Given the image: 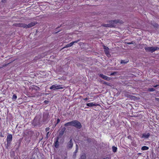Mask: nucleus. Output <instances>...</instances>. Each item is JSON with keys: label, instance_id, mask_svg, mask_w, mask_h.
Instances as JSON below:
<instances>
[{"label": "nucleus", "instance_id": "f704fd0d", "mask_svg": "<svg viewBox=\"0 0 159 159\" xmlns=\"http://www.w3.org/2000/svg\"><path fill=\"white\" fill-rule=\"evenodd\" d=\"M76 149L78 150L79 149V146L77 144H76V148H75Z\"/></svg>", "mask_w": 159, "mask_h": 159}, {"label": "nucleus", "instance_id": "8fccbe9b", "mask_svg": "<svg viewBox=\"0 0 159 159\" xmlns=\"http://www.w3.org/2000/svg\"><path fill=\"white\" fill-rule=\"evenodd\" d=\"M30 159H35L34 158H31Z\"/></svg>", "mask_w": 159, "mask_h": 159}, {"label": "nucleus", "instance_id": "2eb2a0df", "mask_svg": "<svg viewBox=\"0 0 159 159\" xmlns=\"http://www.w3.org/2000/svg\"><path fill=\"white\" fill-rule=\"evenodd\" d=\"M150 134L149 133H148L147 134L144 133L142 134V138H144L146 139L148 138L150 136Z\"/></svg>", "mask_w": 159, "mask_h": 159}, {"label": "nucleus", "instance_id": "58836bf2", "mask_svg": "<svg viewBox=\"0 0 159 159\" xmlns=\"http://www.w3.org/2000/svg\"><path fill=\"white\" fill-rule=\"evenodd\" d=\"M78 152V150L75 149V151L74 152L77 153Z\"/></svg>", "mask_w": 159, "mask_h": 159}, {"label": "nucleus", "instance_id": "7c9ffc66", "mask_svg": "<svg viewBox=\"0 0 159 159\" xmlns=\"http://www.w3.org/2000/svg\"><path fill=\"white\" fill-rule=\"evenodd\" d=\"M80 39H78V40L75 41H74L72 42V43H73V45L74 43H78V42H79L80 41Z\"/></svg>", "mask_w": 159, "mask_h": 159}, {"label": "nucleus", "instance_id": "4468645a", "mask_svg": "<svg viewBox=\"0 0 159 159\" xmlns=\"http://www.w3.org/2000/svg\"><path fill=\"white\" fill-rule=\"evenodd\" d=\"M66 129V128L65 127H63L61 128V131H60L59 134V136L61 137L63 134L64 131Z\"/></svg>", "mask_w": 159, "mask_h": 159}, {"label": "nucleus", "instance_id": "412c9836", "mask_svg": "<svg viewBox=\"0 0 159 159\" xmlns=\"http://www.w3.org/2000/svg\"><path fill=\"white\" fill-rule=\"evenodd\" d=\"M86 156L85 154H83L81 156L79 159H85Z\"/></svg>", "mask_w": 159, "mask_h": 159}, {"label": "nucleus", "instance_id": "c9c22d12", "mask_svg": "<svg viewBox=\"0 0 159 159\" xmlns=\"http://www.w3.org/2000/svg\"><path fill=\"white\" fill-rule=\"evenodd\" d=\"M87 141L88 142H90L91 141V139H90L89 138H88L87 139Z\"/></svg>", "mask_w": 159, "mask_h": 159}, {"label": "nucleus", "instance_id": "4be33fe9", "mask_svg": "<svg viewBox=\"0 0 159 159\" xmlns=\"http://www.w3.org/2000/svg\"><path fill=\"white\" fill-rule=\"evenodd\" d=\"M11 144V142H7V144L6 146V147L7 149H8V148L10 146Z\"/></svg>", "mask_w": 159, "mask_h": 159}, {"label": "nucleus", "instance_id": "ddd939ff", "mask_svg": "<svg viewBox=\"0 0 159 159\" xmlns=\"http://www.w3.org/2000/svg\"><path fill=\"white\" fill-rule=\"evenodd\" d=\"M59 137H56V140L55 142L54 146L56 148H58L59 146L58 140L59 139Z\"/></svg>", "mask_w": 159, "mask_h": 159}, {"label": "nucleus", "instance_id": "2f4dec72", "mask_svg": "<svg viewBox=\"0 0 159 159\" xmlns=\"http://www.w3.org/2000/svg\"><path fill=\"white\" fill-rule=\"evenodd\" d=\"M116 72H114L111 74V75H115L116 74Z\"/></svg>", "mask_w": 159, "mask_h": 159}, {"label": "nucleus", "instance_id": "5701e85b", "mask_svg": "<svg viewBox=\"0 0 159 159\" xmlns=\"http://www.w3.org/2000/svg\"><path fill=\"white\" fill-rule=\"evenodd\" d=\"M11 62H10V63H8L7 64H5L4 65H3L2 66H0V69L2 68L3 67H5L7 66H8V65H9L10 63H11Z\"/></svg>", "mask_w": 159, "mask_h": 159}, {"label": "nucleus", "instance_id": "cd10ccee", "mask_svg": "<svg viewBox=\"0 0 159 159\" xmlns=\"http://www.w3.org/2000/svg\"><path fill=\"white\" fill-rule=\"evenodd\" d=\"M105 54H106V55L108 56V55H110L109 52L108 50H105Z\"/></svg>", "mask_w": 159, "mask_h": 159}, {"label": "nucleus", "instance_id": "a18cd8bd", "mask_svg": "<svg viewBox=\"0 0 159 159\" xmlns=\"http://www.w3.org/2000/svg\"><path fill=\"white\" fill-rule=\"evenodd\" d=\"M61 25H60V26H58V27H57V28L56 29H55V30H57V29L58 28H59V27H61Z\"/></svg>", "mask_w": 159, "mask_h": 159}, {"label": "nucleus", "instance_id": "f8f14e48", "mask_svg": "<svg viewBox=\"0 0 159 159\" xmlns=\"http://www.w3.org/2000/svg\"><path fill=\"white\" fill-rule=\"evenodd\" d=\"M12 135L11 134H9L7 135V142H11L12 140Z\"/></svg>", "mask_w": 159, "mask_h": 159}, {"label": "nucleus", "instance_id": "473e14b6", "mask_svg": "<svg viewBox=\"0 0 159 159\" xmlns=\"http://www.w3.org/2000/svg\"><path fill=\"white\" fill-rule=\"evenodd\" d=\"M60 121V120L59 119H57V123L55 125V126H56V125L57 124H58Z\"/></svg>", "mask_w": 159, "mask_h": 159}, {"label": "nucleus", "instance_id": "49530a36", "mask_svg": "<svg viewBox=\"0 0 159 159\" xmlns=\"http://www.w3.org/2000/svg\"><path fill=\"white\" fill-rule=\"evenodd\" d=\"M49 132H48L47 133V134H46V137H48V134H49Z\"/></svg>", "mask_w": 159, "mask_h": 159}, {"label": "nucleus", "instance_id": "f03ea898", "mask_svg": "<svg viewBox=\"0 0 159 159\" xmlns=\"http://www.w3.org/2000/svg\"><path fill=\"white\" fill-rule=\"evenodd\" d=\"M144 49L146 52L152 53L155 51L159 49V48L157 47H146L144 48Z\"/></svg>", "mask_w": 159, "mask_h": 159}, {"label": "nucleus", "instance_id": "72a5a7b5", "mask_svg": "<svg viewBox=\"0 0 159 159\" xmlns=\"http://www.w3.org/2000/svg\"><path fill=\"white\" fill-rule=\"evenodd\" d=\"M50 129V128L49 127H47L45 129V130L46 132L49 131Z\"/></svg>", "mask_w": 159, "mask_h": 159}, {"label": "nucleus", "instance_id": "603ef678", "mask_svg": "<svg viewBox=\"0 0 159 159\" xmlns=\"http://www.w3.org/2000/svg\"><path fill=\"white\" fill-rule=\"evenodd\" d=\"M1 136L2 137H3V136H2V135H1Z\"/></svg>", "mask_w": 159, "mask_h": 159}, {"label": "nucleus", "instance_id": "79ce46f5", "mask_svg": "<svg viewBox=\"0 0 159 159\" xmlns=\"http://www.w3.org/2000/svg\"><path fill=\"white\" fill-rule=\"evenodd\" d=\"M88 99V98H86L84 99V100L86 101Z\"/></svg>", "mask_w": 159, "mask_h": 159}, {"label": "nucleus", "instance_id": "a19ab883", "mask_svg": "<svg viewBox=\"0 0 159 159\" xmlns=\"http://www.w3.org/2000/svg\"><path fill=\"white\" fill-rule=\"evenodd\" d=\"M155 100L157 101H158L159 102V98H155Z\"/></svg>", "mask_w": 159, "mask_h": 159}, {"label": "nucleus", "instance_id": "09e8293b", "mask_svg": "<svg viewBox=\"0 0 159 159\" xmlns=\"http://www.w3.org/2000/svg\"><path fill=\"white\" fill-rule=\"evenodd\" d=\"M67 158V156H65L64 157V159H66Z\"/></svg>", "mask_w": 159, "mask_h": 159}, {"label": "nucleus", "instance_id": "20e7f679", "mask_svg": "<svg viewBox=\"0 0 159 159\" xmlns=\"http://www.w3.org/2000/svg\"><path fill=\"white\" fill-rule=\"evenodd\" d=\"M108 23H111V24L114 25V27H115V24H117L118 23L123 24L124 23V22L122 20L116 19L114 20H110L108 21Z\"/></svg>", "mask_w": 159, "mask_h": 159}, {"label": "nucleus", "instance_id": "9b49d317", "mask_svg": "<svg viewBox=\"0 0 159 159\" xmlns=\"http://www.w3.org/2000/svg\"><path fill=\"white\" fill-rule=\"evenodd\" d=\"M14 26L16 27H23L24 28V23H15L13 24Z\"/></svg>", "mask_w": 159, "mask_h": 159}, {"label": "nucleus", "instance_id": "f257e3e1", "mask_svg": "<svg viewBox=\"0 0 159 159\" xmlns=\"http://www.w3.org/2000/svg\"><path fill=\"white\" fill-rule=\"evenodd\" d=\"M64 126L66 127L69 126H72L78 129H80L82 127L80 122L76 120L67 122L64 124Z\"/></svg>", "mask_w": 159, "mask_h": 159}, {"label": "nucleus", "instance_id": "393cba45", "mask_svg": "<svg viewBox=\"0 0 159 159\" xmlns=\"http://www.w3.org/2000/svg\"><path fill=\"white\" fill-rule=\"evenodd\" d=\"M155 89L154 88H149L148 89V91L149 92H152L155 91Z\"/></svg>", "mask_w": 159, "mask_h": 159}, {"label": "nucleus", "instance_id": "c85d7f7f", "mask_svg": "<svg viewBox=\"0 0 159 159\" xmlns=\"http://www.w3.org/2000/svg\"><path fill=\"white\" fill-rule=\"evenodd\" d=\"M12 98L14 100H15L17 98V96L15 94H14Z\"/></svg>", "mask_w": 159, "mask_h": 159}, {"label": "nucleus", "instance_id": "ea45409f", "mask_svg": "<svg viewBox=\"0 0 159 159\" xmlns=\"http://www.w3.org/2000/svg\"><path fill=\"white\" fill-rule=\"evenodd\" d=\"M128 97H129L131 98L132 97V95H128V96H127Z\"/></svg>", "mask_w": 159, "mask_h": 159}, {"label": "nucleus", "instance_id": "1a4fd4ad", "mask_svg": "<svg viewBox=\"0 0 159 159\" xmlns=\"http://www.w3.org/2000/svg\"><path fill=\"white\" fill-rule=\"evenodd\" d=\"M109 23V24H102V26L105 27H114V25H112L111 23Z\"/></svg>", "mask_w": 159, "mask_h": 159}, {"label": "nucleus", "instance_id": "b1692460", "mask_svg": "<svg viewBox=\"0 0 159 159\" xmlns=\"http://www.w3.org/2000/svg\"><path fill=\"white\" fill-rule=\"evenodd\" d=\"M103 84H106L108 86H111V84L109 83L106 82H104L103 83Z\"/></svg>", "mask_w": 159, "mask_h": 159}, {"label": "nucleus", "instance_id": "37998d69", "mask_svg": "<svg viewBox=\"0 0 159 159\" xmlns=\"http://www.w3.org/2000/svg\"><path fill=\"white\" fill-rule=\"evenodd\" d=\"M159 86V85L157 84V85H156L154 86L153 87H158Z\"/></svg>", "mask_w": 159, "mask_h": 159}, {"label": "nucleus", "instance_id": "9d476101", "mask_svg": "<svg viewBox=\"0 0 159 159\" xmlns=\"http://www.w3.org/2000/svg\"><path fill=\"white\" fill-rule=\"evenodd\" d=\"M150 24L156 29H157L159 28V25L154 21H151Z\"/></svg>", "mask_w": 159, "mask_h": 159}, {"label": "nucleus", "instance_id": "6e6552de", "mask_svg": "<svg viewBox=\"0 0 159 159\" xmlns=\"http://www.w3.org/2000/svg\"><path fill=\"white\" fill-rule=\"evenodd\" d=\"M99 75L100 77L107 81H109L111 79L109 77H108L107 76L105 75L102 74H99Z\"/></svg>", "mask_w": 159, "mask_h": 159}, {"label": "nucleus", "instance_id": "a878e982", "mask_svg": "<svg viewBox=\"0 0 159 159\" xmlns=\"http://www.w3.org/2000/svg\"><path fill=\"white\" fill-rule=\"evenodd\" d=\"M128 61H125V60H121L120 61V63L121 64H125Z\"/></svg>", "mask_w": 159, "mask_h": 159}, {"label": "nucleus", "instance_id": "4c0bfd02", "mask_svg": "<svg viewBox=\"0 0 159 159\" xmlns=\"http://www.w3.org/2000/svg\"><path fill=\"white\" fill-rule=\"evenodd\" d=\"M49 102V101L47 100H45L44 101V102L46 104H47Z\"/></svg>", "mask_w": 159, "mask_h": 159}, {"label": "nucleus", "instance_id": "c03bdc74", "mask_svg": "<svg viewBox=\"0 0 159 159\" xmlns=\"http://www.w3.org/2000/svg\"><path fill=\"white\" fill-rule=\"evenodd\" d=\"M60 31H61V30H59V31H57V32H55L54 34H57L58 32H59Z\"/></svg>", "mask_w": 159, "mask_h": 159}, {"label": "nucleus", "instance_id": "7ed1b4c3", "mask_svg": "<svg viewBox=\"0 0 159 159\" xmlns=\"http://www.w3.org/2000/svg\"><path fill=\"white\" fill-rule=\"evenodd\" d=\"M62 86V85H57V84H56L53 85L50 87V89H52L53 90H56L58 89H61L64 88V86H63V87Z\"/></svg>", "mask_w": 159, "mask_h": 159}, {"label": "nucleus", "instance_id": "c756f323", "mask_svg": "<svg viewBox=\"0 0 159 159\" xmlns=\"http://www.w3.org/2000/svg\"><path fill=\"white\" fill-rule=\"evenodd\" d=\"M104 52H105V50H108L109 48L105 46H104Z\"/></svg>", "mask_w": 159, "mask_h": 159}, {"label": "nucleus", "instance_id": "6ab92c4d", "mask_svg": "<svg viewBox=\"0 0 159 159\" xmlns=\"http://www.w3.org/2000/svg\"><path fill=\"white\" fill-rule=\"evenodd\" d=\"M149 149V148L146 146H143L141 148V149L142 150H147Z\"/></svg>", "mask_w": 159, "mask_h": 159}, {"label": "nucleus", "instance_id": "423d86ee", "mask_svg": "<svg viewBox=\"0 0 159 159\" xmlns=\"http://www.w3.org/2000/svg\"><path fill=\"white\" fill-rule=\"evenodd\" d=\"M73 143L72 139H71L69 142L67 143L66 148L67 149H70L73 146Z\"/></svg>", "mask_w": 159, "mask_h": 159}, {"label": "nucleus", "instance_id": "e433bc0d", "mask_svg": "<svg viewBox=\"0 0 159 159\" xmlns=\"http://www.w3.org/2000/svg\"><path fill=\"white\" fill-rule=\"evenodd\" d=\"M127 44H133V42H127L126 43Z\"/></svg>", "mask_w": 159, "mask_h": 159}, {"label": "nucleus", "instance_id": "de8ad7c7", "mask_svg": "<svg viewBox=\"0 0 159 159\" xmlns=\"http://www.w3.org/2000/svg\"><path fill=\"white\" fill-rule=\"evenodd\" d=\"M103 159H109L108 157H107L105 158H103Z\"/></svg>", "mask_w": 159, "mask_h": 159}, {"label": "nucleus", "instance_id": "dca6fc26", "mask_svg": "<svg viewBox=\"0 0 159 159\" xmlns=\"http://www.w3.org/2000/svg\"><path fill=\"white\" fill-rule=\"evenodd\" d=\"M86 105L87 106L91 107L93 106L98 105L96 104L95 103H94L93 102H91L89 103H87Z\"/></svg>", "mask_w": 159, "mask_h": 159}, {"label": "nucleus", "instance_id": "3c124183", "mask_svg": "<svg viewBox=\"0 0 159 159\" xmlns=\"http://www.w3.org/2000/svg\"><path fill=\"white\" fill-rule=\"evenodd\" d=\"M141 153H138V154H139V155H140V154H141Z\"/></svg>", "mask_w": 159, "mask_h": 159}, {"label": "nucleus", "instance_id": "39448f33", "mask_svg": "<svg viewBox=\"0 0 159 159\" xmlns=\"http://www.w3.org/2000/svg\"><path fill=\"white\" fill-rule=\"evenodd\" d=\"M37 24V23L34 22H32L31 23L29 24L28 25H27L24 23V28L27 29L31 28L35 25Z\"/></svg>", "mask_w": 159, "mask_h": 159}, {"label": "nucleus", "instance_id": "bb28decb", "mask_svg": "<svg viewBox=\"0 0 159 159\" xmlns=\"http://www.w3.org/2000/svg\"><path fill=\"white\" fill-rule=\"evenodd\" d=\"M76 157V153H73V155L72 156V158L73 159H75Z\"/></svg>", "mask_w": 159, "mask_h": 159}, {"label": "nucleus", "instance_id": "864d4df0", "mask_svg": "<svg viewBox=\"0 0 159 159\" xmlns=\"http://www.w3.org/2000/svg\"><path fill=\"white\" fill-rule=\"evenodd\" d=\"M1 136L2 137H3V136H2V135H1Z\"/></svg>", "mask_w": 159, "mask_h": 159}, {"label": "nucleus", "instance_id": "aec40b11", "mask_svg": "<svg viewBox=\"0 0 159 159\" xmlns=\"http://www.w3.org/2000/svg\"><path fill=\"white\" fill-rule=\"evenodd\" d=\"M112 151L114 152H116L117 150V148L114 146H113L112 147Z\"/></svg>", "mask_w": 159, "mask_h": 159}, {"label": "nucleus", "instance_id": "a211bd4d", "mask_svg": "<svg viewBox=\"0 0 159 159\" xmlns=\"http://www.w3.org/2000/svg\"><path fill=\"white\" fill-rule=\"evenodd\" d=\"M73 45V43H72V42H71V43H69V44H67V45H66V46L64 47V48H62V49H64L65 48H68V47H71Z\"/></svg>", "mask_w": 159, "mask_h": 159}, {"label": "nucleus", "instance_id": "f3484780", "mask_svg": "<svg viewBox=\"0 0 159 159\" xmlns=\"http://www.w3.org/2000/svg\"><path fill=\"white\" fill-rule=\"evenodd\" d=\"M33 133V132L31 131H27L25 132L24 133V134L25 135H29V134H30L32 133Z\"/></svg>", "mask_w": 159, "mask_h": 159}, {"label": "nucleus", "instance_id": "0eeeda50", "mask_svg": "<svg viewBox=\"0 0 159 159\" xmlns=\"http://www.w3.org/2000/svg\"><path fill=\"white\" fill-rule=\"evenodd\" d=\"M49 117V113L48 112H44L43 114V120L44 122L46 121Z\"/></svg>", "mask_w": 159, "mask_h": 159}]
</instances>
